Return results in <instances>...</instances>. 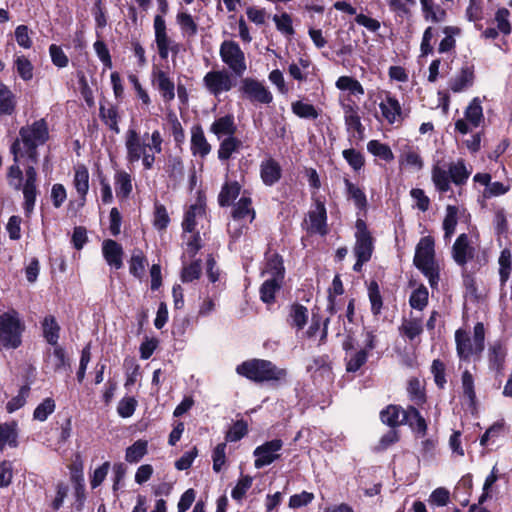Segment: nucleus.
Returning <instances> with one entry per match:
<instances>
[{
    "label": "nucleus",
    "mask_w": 512,
    "mask_h": 512,
    "mask_svg": "<svg viewBox=\"0 0 512 512\" xmlns=\"http://www.w3.org/2000/svg\"><path fill=\"white\" fill-rule=\"evenodd\" d=\"M342 156L349 166L355 171L361 170L365 164L363 154L354 148L345 149L342 152Z\"/></svg>",
    "instance_id": "nucleus-64"
},
{
    "label": "nucleus",
    "mask_w": 512,
    "mask_h": 512,
    "mask_svg": "<svg viewBox=\"0 0 512 512\" xmlns=\"http://www.w3.org/2000/svg\"><path fill=\"white\" fill-rule=\"evenodd\" d=\"M71 474V482L74 485L76 500L82 504L85 499V485L83 477V463L79 454L76 455L75 461L69 466Z\"/></svg>",
    "instance_id": "nucleus-19"
},
{
    "label": "nucleus",
    "mask_w": 512,
    "mask_h": 512,
    "mask_svg": "<svg viewBox=\"0 0 512 512\" xmlns=\"http://www.w3.org/2000/svg\"><path fill=\"white\" fill-rule=\"evenodd\" d=\"M153 27L159 57L166 60L170 52L177 54L178 44L168 36L166 22L162 15H155Z\"/></svg>",
    "instance_id": "nucleus-8"
},
{
    "label": "nucleus",
    "mask_w": 512,
    "mask_h": 512,
    "mask_svg": "<svg viewBox=\"0 0 512 512\" xmlns=\"http://www.w3.org/2000/svg\"><path fill=\"white\" fill-rule=\"evenodd\" d=\"M367 291L371 304V313L373 316L377 317L381 314L383 309V297L377 281L371 280L367 286Z\"/></svg>",
    "instance_id": "nucleus-42"
},
{
    "label": "nucleus",
    "mask_w": 512,
    "mask_h": 512,
    "mask_svg": "<svg viewBox=\"0 0 512 512\" xmlns=\"http://www.w3.org/2000/svg\"><path fill=\"white\" fill-rule=\"evenodd\" d=\"M31 388L28 385H22L18 391V394L12 397L6 404V410L8 413H13L26 404V399L30 393Z\"/></svg>",
    "instance_id": "nucleus-60"
},
{
    "label": "nucleus",
    "mask_w": 512,
    "mask_h": 512,
    "mask_svg": "<svg viewBox=\"0 0 512 512\" xmlns=\"http://www.w3.org/2000/svg\"><path fill=\"white\" fill-rule=\"evenodd\" d=\"M413 265L428 279L432 289L438 288L440 267L435 258V241L432 236H424L419 240Z\"/></svg>",
    "instance_id": "nucleus-2"
},
{
    "label": "nucleus",
    "mask_w": 512,
    "mask_h": 512,
    "mask_svg": "<svg viewBox=\"0 0 512 512\" xmlns=\"http://www.w3.org/2000/svg\"><path fill=\"white\" fill-rule=\"evenodd\" d=\"M239 91L243 97L253 103L268 105L273 101V95L269 89L259 80L251 77L241 79Z\"/></svg>",
    "instance_id": "nucleus-7"
},
{
    "label": "nucleus",
    "mask_w": 512,
    "mask_h": 512,
    "mask_svg": "<svg viewBox=\"0 0 512 512\" xmlns=\"http://www.w3.org/2000/svg\"><path fill=\"white\" fill-rule=\"evenodd\" d=\"M400 335L406 337L409 341H413L416 337L423 333V323L421 318L403 319L399 326Z\"/></svg>",
    "instance_id": "nucleus-39"
},
{
    "label": "nucleus",
    "mask_w": 512,
    "mask_h": 512,
    "mask_svg": "<svg viewBox=\"0 0 512 512\" xmlns=\"http://www.w3.org/2000/svg\"><path fill=\"white\" fill-rule=\"evenodd\" d=\"M498 263L500 283L501 286H504L509 280L512 271V256L509 249L505 248L501 251Z\"/></svg>",
    "instance_id": "nucleus-50"
},
{
    "label": "nucleus",
    "mask_w": 512,
    "mask_h": 512,
    "mask_svg": "<svg viewBox=\"0 0 512 512\" xmlns=\"http://www.w3.org/2000/svg\"><path fill=\"white\" fill-rule=\"evenodd\" d=\"M203 85L211 95L218 97L222 93L230 91L236 85V81L225 69L211 70L205 74Z\"/></svg>",
    "instance_id": "nucleus-6"
},
{
    "label": "nucleus",
    "mask_w": 512,
    "mask_h": 512,
    "mask_svg": "<svg viewBox=\"0 0 512 512\" xmlns=\"http://www.w3.org/2000/svg\"><path fill=\"white\" fill-rule=\"evenodd\" d=\"M432 182L439 193H446L450 190V173L438 164L433 165L431 171Z\"/></svg>",
    "instance_id": "nucleus-38"
},
{
    "label": "nucleus",
    "mask_w": 512,
    "mask_h": 512,
    "mask_svg": "<svg viewBox=\"0 0 512 512\" xmlns=\"http://www.w3.org/2000/svg\"><path fill=\"white\" fill-rule=\"evenodd\" d=\"M204 213V207L202 204H193L185 212L184 219L182 222V228L184 232H193L196 227V216Z\"/></svg>",
    "instance_id": "nucleus-56"
},
{
    "label": "nucleus",
    "mask_w": 512,
    "mask_h": 512,
    "mask_svg": "<svg viewBox=\"0 0 512 512\" xmlns=\"http://www.w3.org/2000/svg\"><path fill=\"white\" fill-rule=\"evenodd\" d=\"M404 411L405 409H403L400 405L389 404L380 411V420L383 424L389 426L390 428L399 427L403 425L400 415L403 416Z\"/></svg>",
    "instance_id": "nucleus-35"
},
{
    "label": "nucleus",
    "mask_w": 512,
    "mask_h": 512,
    "mask_svg": "<svg viewBox=\"0 0 512 512\" xmlns=\"http://www.w3.org/2000/svg\"><path fill=\"white\" fill-rule=\"evenodd\" d=\"M149 144L142 142L138 131L129 127L125 134V147H126V159L129 163L138 162L143 156V153L147 152Z\"/></svg>",
    "instance_id": "nucleus-13"
},
{
    "label": "nucleus",
    "mask_w": 512,
    "mask_h": 512,
    "mask_svg": "<svg viewBox=\"0 0 512 512\" xmlns=\"http://www.w3.org/2000/svg\"><path fill=\"white\" fill-rule=\"evenodd\" d=\"M355 245L353 252L355 256L371 259L374 251V238L363 219H357L355 223Z\"/></svg>",
    "instance_id": "nucleus-9"
},
{
    "label": "nucleus",
    "mask_w": 512,
    "mask_h": 512,
    "mask_svg": "<svg viewBox=\"0 0 512 512\" xmlns=\"http://www.w3.org/2000/svg\"><path fill=\"white\" fill-rule=\"evenodd\" d=\"M248 433V424L245 420H237L232 427L226 432L225 439L227 442H237Z\"/></svg>",
    "instance_id": "nucleus-63"
},
{
    "label": "nucleus",
    "mask_w": 512,
    "mask_h": 512,
    "mask_svg": "<svg viewBox=\"0 0 512 512\" xmlns=\"http://www.w3.org/2000/svg\"><path fill=\"white\" fill-rule=\"evenodd\" d=\"M25 324L15 309L0 314V349L14 350L22 345Z\"/></svg>",
    "instance_id": "nucleus-4"
},
{
    "label": "nucleus",
    "mask_w": 512,
    "mask_h": 512,
    "mask_svg": "<svg viewBox=\"0 0 512 512\" xmlns=\"http://www.w3.org/2000/svg\"><path fill=\"white\" fill-rule=\"evenodd\" d=\"M241 186L237 181L225 182L218 195V204L220 207L230 206L234 200L239 196Z\"/></svg>",
    "instance_id": "nucleus-37"
},
{
    "label": "nucleus",
    "mask_w": 512,
    "mask_h": 512,
    "mask_svg": "<svg viewBox=\"0 0 512 512\" xmlns=\"http://www.w3.org/2000/svg\"><path fill=\"white\" fill-rule=\"evenodd\" d=\"M457 355L461 360L468 361L471 356L476 355L475 344L468 333L462 329L455 332Z\"/></svg>",
    "instance_id": "nucleus-24"
},
{
    "label": "nucleus",
    "mask_w": 512,
    "mask_h": 512,
    "mask_svg": "<svg viewBox=\"0 0 512 512\" xmlns=\"http://www.w3.org/2000/svg\"><path fill=\"white\" fill-rule=\"evenodd\" d=\"M403 425H408L411 431L418 437H425L428 431V424L418 410V406L408 405L403 412Z\"/></svg>",
    "instance_id": "nucleus-16"
},
{
    "label": "nucleus",
    "mask_w": 512,
    "mask_h": 512,
    "mask_svg": "<svg viewBox=\"0 0 512 512\" xmlns=\"http://www.w3.org/2000/svg\"><path fill=\"white\" fill-rule=\"evenodd\" d=\"M123 366L126 372L125 388L133 386L139 376L140 366L134 358H125Z\"/></svg>",
    "instance_id": "nucleus-61"
},
{
    "label": "nucleus",
    "mask_w": 512,
    "mask_h": 512,
    "mask_svg": "<svg viewBox=\"0 0 512 512\" xmlns=\"http://www.w3.org/2000/svg\"><path fill=\"white\" fill-rule=\"evenodd\" d=\"M176 22L184 37L193 38L198 33V24L187 12H178Z\"/></svg>",
    "instance_id": "nucleus-46"
},
{
    "label": "nucleus",
    "mask_w": 512,
    "mask_h": 512,
    "mask_svg": "<svg viewBox=\"0 0 512 512\" xmlns=\"http://www.w3.org/2000/svg\"><path fill=\"white\" fill-rule=\"evenodd\" d=\"M99 117L109 127L111 131H113L116 134L120 132V128L118 125L120 116L118 108L116 106L111 105L109 108H106L104 105H100Z\"/></svg>",
    "instance_id": "nucleus-44"
},
{
    "label": "nucleus",
    "mask_w": 512,
    "mask_h": 512,
    "mask_svg": "<svg viewBox=\"0 0 512 512\" xmlns=\"http://www.w3.org/2000/svg\"><path fill=\"white\" fill-rule=\"evenodd\" d=\"M73 185L81 198V206H83L89 190V172L85 165L75 168Z\"/></svg>",
    "instance_id": "nucleus-33"
},
{
    "label": "nucleus",
    "mask_w": 512,
    "mask_h": 512,
    "mask_svg": "<svg viewBox=\"0 0 512 512\" xmlns=\"http://www.w3.org/2000/svg\"><path fill=\"white\" fill-rule=\"evenodd\" d=\"M476 249L470 245L469 236L466 233L460 234L452 246V258L455 263L465 267L469 260L473 259Z\"/></svg>",
    "instance_id": "nucleus-15"
},
{
    "label": "nucleus",
    "mask_w": 512,
    "mask_h": 512,
    "mask_svg": "<svg viewBox=\"0 0 512 512\" xmlns=\"http://www.w3.org/2000/svg\"><path fill=\"white\" fill-rule=\"evenodd\" d=\"M506 355L504 344L500 340L495 341L488 350L489 367L500 373L504 369Z\"/></svg>",
    "instance_id": "nucleus-28"
},
{
    "label": "nucleus",
    "mask_w": 512,
    "mask_h": 512,
    "mask_svg": "<svg viewBox=\"0 0 512 512\" xmlns=\"http://www.w3.org/2000/svg\"><path fill=\"white\" fill-rule=\"evenodd\" d=\"M263 273L270 275V279L283 281L285 277V267L283 257L277 253L265 254V269Z\"/></svg>",
    "instance_id": "nucleus-22"
},
{
    "label": "nucleus",
    "mask_w": 512,
    "mask_h": 512,
    "mask_svg": "<svg viewBox=\"0 0 512 512\" xmlns=\"http://www.w3.org/2000/svg\"><path fill=\"white\" fill-rule=\"evenodd\" d=\"M152 85L155 86L165 102L175 98V84L164 70L153 66L151 73Z\"/></svg>",
    "instance_id": "nucleus-14"
},
{
    "label": "nucleus",
    "mask_w": 512,
    "mask_h": 512,
    "mask_svg": "<svg viewBox=\"0 0 512 512\" xmlns=\"http://www.w3.org/2000/svg\"><path fill=\"white\" fill-rule=\"evenodd\" d=\"M10 152L13 155L14 164L9 167L7 172L9 185L12 186L15 190H20L23 184V172L20 169L18 162L19 159L25 157V155L22 153L21 147H19V139H16L12 143Z\"/></svg>",
    "instance_id": "nucleus-17"
},
{
    "label": "nucleus",
    "mask_w": 512,
    "mask_h": 512,
    "mask_svg": "<svg viewBox=\"0 0 512 512\" xmlns=\"http://www.w3.org/2000/svg\"><path fill=\"white\" fill-rule=\"evenodd\" d=\"M286 321L289 326L296 328L297 331L302 330L308 321V309L300 303H293L289 307Z\"/></svg>",
    "instance_id": "nucleus-30"
},
{
    "label": "nucleus",
    "mask_w": 512,
    "mask_h": 512,
    "mask_svg": "<svg viewBox=\"0 0 512 512\" xmlns=\"http://www.w3.org/2000/svg\"><path fill=\"white\" fill-rule=\"evenodd\" d=\"M236 373L247 380L262 385L269 383L276 385L286 380V369L279 368L270 360L252 358L238 364L235 369Z\"/></svg>",
    "instance_id": "nucleus-1"
},
{
    "label": "nucleus",
    "mask_w": 512,
    "mask_h": 512,
    "mask_svg": "<svg viewBox=\"0 0 512 512\" xmlns=\"http://www.w3.org/2000/svg\"><path fill=\"white\" fill-rule=\"evenodd\" d=\"M474 67L465 65L461 67L459 73L449 81V88L454 93L462 92L474 83Z\"/></svg>",
    "instance_id": "nucleus-21"
},
{
    "label": "nucleus",
    "mask_w": 512,
    "mask_h": 512,
    "mask_svg": "<svg viewBox=\"0 0 512 512\" xmlns=\"http://www.w3.org/2000/svg\"><path fill=\"white\" fill-rule=\"evenodd\" d=\"M102 254L106 263L116 270L123 266V248L115 240L106 239L102 243Z\"/></svg>",
    "instance_id": "nucleus-18"
},
{
    "label": "nucleus",
    "mask_w": 512,
    "mask_h": 512,
    "mask_svg": "<svg viewBox=\"0 0 512 512\" xmlns=\"http://www.w3.org/2000/svg\"><path fill=\"white\" fill-rule=\"evenodd\" d=\"M283 441L281 439H273L255 448L253 455L255 456L254 466L257 469L272 464L280 456L277 454L282 449Z\"/></svg>",
    "instance_id": "nucleus-12"
},
{
    "label": "nucleus",
    "mask_w": 512,
    "mask_h": 512,
    "mask_svg": "<svg viewBox=\"0 0 512 512\" xmlns=\"http://www.w3.org/2000/svg\"><path fill=\"white\" fill-rule=\"evenodd\" d=\"M260 175L266 186H273L282 176L281 166L276 160L269 158L261 163Z\"/></svg>",
    "instance_id": "nucleus-25"
},
{
    "label": "nucleus",
    "mask_w": 512,
    "mask_h": 512,
    "mask_svg": "<svg viewBox=\"0 0 512 512\" xmlns=\"http://www.w3.org/2000/svg\"><path fill=\"white\" fill-rule=\"evenodd\" d=\"M292 112L303 119H317L319 116L318 110L309 103L303 101H295L291 105Z\"/></svg>",
    "instance_id": "nucleus-58"
},
{
    "label": "nucleus",
    "mask_w": 512,
    "mask_h": 512,
    "mask_svg": "<svg viewBox=\"0 0 512 512\" xmlns=\"http://www.w3.org/2000/svg\"><path fill=\"white\" fill-rule=\"evenodd\" d=\"M242 142L234 137L225 138L219 146L218 158L221 161H227L231 158L232 154L240 149Z\"/></svg>",
    "instance_id": "nucleus-49"
},
{
    "label": "nucleus",
    "mask_w": 512,
    "mask_h": 512,
    "mask_svg": "<svg viewBox=\"0 0 512 512\" xmlns=\"http://www.w3.org/2000/svg\"><path fill=\"white\" fill-rule=\"evenodd\" d=\"M367 150L373 156L380 158L386 162H390L394 159V154L391 148L378 140H370L367 143Z\"/></svg>",
    "instance_id": "nucleus-52"
},
{
    "label": "nucleus",
    "mask_w": 512,
    "mask_h": 512,
    "mask_svg": "<svg viewBox=\"0 0 512 512\" xmlns=\"http://www.w3.org/2000/svg\"><path fill=\"white\" fill-rule=\"evenodd\" d=\"M283 281L275 279H266L259 290L260 299L265 304H273L275 302V295L281 289Z\"/></svg>",
    "instance_id": "nucleus-45"
},
{
    "label": "nucleus",
    "mask_w": 512,
    "mask_h": 512,
    "mask_svg": "<svg viewBox=\"0 0 512 512\" xmlns=\"http://www.w3.org/2000/svg\"><path fill=\"white\" fill-rule=\"evenodd\" d=\"M465 119L473 126L478 127L483 120V109L478 97L471 100L465 112Z\"/></svg>",
    "instance_id": "nucleus-48"
},
{
    "label": "nucleus",
    "mask_w": 512,
    "mask_h": 512,
    "mask_svg": "<svg viewBox=\"0 0 512 512\" xmlns=\"http://www.w3.org/2000/svg\"><path fill=\"white\" fill-rule=\"evenodd\" d=\"M18 139L19 144H23L24 151L22 153L27 161L32 165L37 164L39 156L37 148L49 140V128L46 120L41 118L30 125L22 126Z\"/></svg>",
    "instance_id": "nucleus-3"
},
{
    "label": "nucleus",
    "mask_w": 512,
    "mask_h": 512,
    "mask_svg": "<svg viewBox=\"0 0 512 512\" xmlns=\"http://www.w3.org/2000/svg\"><path fill=\"white\" fill-rule=\"evenodd\" d=\"M461 384L463 396L468 400L469 406L475 407L477 397L475 392L474 378L469 370L463 371L461 376Z\"/></svg>",
    "instance_id": "nucleus-51"
},
{
    "label": "nucleus",
    "mask_w": 512,
    "mask_h": 512,
    "mask_svg": "<svg viewBox=\"0 0 512 512\" xmlns=\"http://www.w3.org/2000/svg\"><path fill=\"white\" fill-rule=\"evenodd\" d=\"M147 258L141 249H134L129 261V272L137 279H141L145 274Z\"/></svg>",
    "instance_id": "nucleus-40"
},
{
    "label": "nucleus",
    "mask_w": 512,
    "mask_h": 512,
    "mask_svg": "<svg viewBox=\"0 0 512 512\" xmlns=\"http://www.w3.org/2000/svg\"><path fill=\"white\" fill-rule=\"evenodd\" d=\"M114 186L116 197L119 201L127 200L133 191L131 175L125 170L116 171L114 175Z\"/></svg>",
    "instance_id": "nucleus-26"
},
{
    "label": "nucleus",
    "mask_w": 512,
    "mask_h": 512,
    "mask_svg": "<svg viewBox=\"0 0 512 512\" xmlns=\"http://www.w3.org/2000/svg\"><path fill=\"white\" fill-rule=\"evenodd\" d=\"M309 225L306 228L309 234L326 236L328 234L327 210L321 197L313 198V208L308 212Z\"/></svg>",
    "instance_id": "nucleus-10"
},
{
    "label": "nucleus",
    "mask_w": 512,
    "mask_h": 512,
    "mask_svg": "<svg viewBox=\"0 0 512 512\" xmlns=\"http://www.w3.org/2000/svg\"><path fill=\"white\" fill-rule=\"evenodd\" d=\"M336 87L342 91H349L352 95H364V88L361 83L351 76H341L336 81Z\"/></svg>",
    "instance_id": "nucleus-53"
},
{
    "label": "nucleus",
    "mask_w": 512,
    "mask_h": 512,
    "mask_svg": "<svg viewBox=\"0 0 512 512\" xmlns=\"http://www.w3.org/2000/svg\"><path fill=\"white\" fill-rule=\"evenodd\" d=\"M42 335L48 344L52 346L58 345L61 327L55 316L47 315L41 322Z\"/></svg>",
    "instance_id": "nucleus-31"
},
{
    "label": "nucleus",
    "mask_w": 512,
    "mask_h": 512,
    "mask_svg": "<svg viewBox=\"0 0 512 512\" xmlns=\"http://www.w3.org/2000/svg\"><path fill=\"white\" fill-rule=\"evenodd\" d=\"M231 216L234 221L249 218V222L252 223L256 217V212L252 207V199L247 196H242L238 202L233 205Z\"/></svg>",
    "instance_id": "nucleus-27"
},
{
    "label": "nucleus",
    "mask_w": 512,
    "mask_h": 512,
    "mask_svg": "<svg viewBox=\"0 0 512 512\" xmlns=\"http://www.w3.org/2000/svg\"><path fill=\"white\" fill-rule=\"evenodd\" d=\"M191 152L194 156L205 158L211 152V145L207 141L201 125H195L191 129Z\"/></svg>",
    "instance_id": "nucleus-20"
},
{
    "label": "nucleus",
    "mask_w": 512,
    "mask_h": 512,
    "mask_svg": "<svg viewBox=\"0 0 512 512\" xmlns=\"http://www.w3.org/2000/svg\"><path fill=\"white\" fill-rule=\"evenodd\" d=\"M428 300V289L423 284H421L411 293L409 297V304L413 309L422 311L428 305Z\"/></svg>",
    "instance_id": "nucleus-55"
},
{
    "label": "nucleus",
    "mask_w": 512,
    "mask_h": 512,
    "mask_svg": "<svg viewBox=\"0 0 512 512\" xmlns=\"http://www.w3.org/2000/svg\"><path fill=\"white\" fill-rule=\"evenodd\" d=\"M451 182L457 186L464 185L470 172L467 170L464 160L460 159L457 162H452L448 166Z\"/></svg>",
    "instance_id": "nucleus-47"
},
{
    "label": "nucleus",
    "mask_w": 512,
    "mask_h": 512,
    "mask_svg": "<svg viewBox=\"0 0 512 512\" xmlns=\"http://www.w3.org/2000/svg\"><path fill=\"white\" fill-rule=\"evenodd\" d=\"M20 189H22L23 192V210L25 216L30 217L34 211L36 198L38 195L37 172L32 164L29 165L26 169V179Z\"/></svg>",
    "instance_id": "nucleus-11"
},
{
    "label": "nucleus",
    "mask_w": 512,
    "mask_h": 512,
    "mask_svg": "<svg viewBox=\"0 0 512 512\" xmlns=\"http://www.w3.org/2000/svg\"><path fill=\"white\" fill-rule=\"evenodd\" d=\"M148 443L145 440H137L126 449L125 459L129 463L139 462L147 453Z\"/></svg>",
    "instance_id": "nucleus-54"
},
{
    "label": "nucleus",
    "mask_w": 512,
    "mask_h": 512,
    "mask_svg": "<svg viewBox=\"0 0 512 512\" xmlns=\"http://www.w3.org/2000/svg\"><path fill=\"white\" fill-rule=\"evenodd\" d=\"M458 208L454 205L446 207V215L443 220L444 237L450 238L454 233L457 226Z\"/></svg>",
    "instance_id": "nucleus-57"
},
{
    "label": "nucleus",
    "mask_w": 512,
    "mask_h": 512,
    "mask_svg": "<svg viewBox=\"0 0 512 512\" xmlns=\"http://www.w3.org/2000/svg\"><path fill=\"white\" fill-rule=\"evenodd\" d=\"M219 55L224 64L232 71L235 77H242L247 70L245 54L240 45L233 40L221 43Z\"/></svg>",
    "instance_id": "nucleus-5"
},
{
    "label": "nucleus",
    "mask_w": 512,
    "mask_h": 512,
    "mask_svg": "<svg viewBox=\"0 0 512 512\" xmlns=\"http://www.w3.org/2000/svg\"><path fill=\"white\" fill-rule=\"evenodd\" d=\"M368 353L366 349H360L350 356L346 360V371L349 373H355L361 369V367L367 362Z\"/></svg>",
    "instance_id": "nucleus-62"
},
{
    "label": "nucleus",
    "mask_w": 512,
    "mask_h": 512,
    "mask_svg": "<svg viewBox=\"0 0 512 512\" xmlns=\"http://www.w3.org/2000/svg\"><path fill=\"white\" fill-rule=\"evenodd\" d=\"M210 131L218 138L227 135L228 137L234 136L237 131V126L232 114L217 118L211 125Z\"/></svg>",
    "instance_id": "nucleus-29"
},
{
    "label": "nucleus",
    "mask_w": 512,
    "mask_h": 512,
    "mask_svg": "<svg viewBox=\"0 0 512 512\" xmlns=\"http://www.w3.org/2000/svg\"><path fill=\"white\" fill-rule=\"evenodd\" d=\"M17 106L16 96L2 82H0V116H11Z\"/></svg>",
    "instance_id": "nucleus-36"
},
{
    "label": "nucleus",
    "mask_w": 512,
    "mask_h": 512,
    "mask_svg": "<svg viewBox=\"0 0 512 512\" xmlns=\"http://www.w3.org/2000/svg\"><path fill=\"white\" fill-rule=\"evenodd\" d=\"M344 184L348 199L353 200L358 210L365 211L367 208V198L364 191L353 184L348 178H344Z\"/></svg>",
    "instance_id": "nucleus-41"
},
{
    "label": "nucleus",
    "mask_w": 512,
    "mask_h": 512,
    "mask_svg": "<svg viewBox=\"0 0 512 512\" xmlns=\"http://www.w3.org/2000/svg\"><path fill=\"white\" fill-rule=\"evenodd\" d=\"M407 394L414 406L422 407L427 402L425 387L417 377L409 379Z\"/></svg>",
    "instance_id": "nucleus-34"
},
{
    "label": "nucleus",
    "mask_w": 512,
    "mask_h": 512,
    "mask_svg": "<svg viewBox=\"0 0 512 512\" xmlns=\"http://www.w3.org/2000/svg\"><path fill=\"white\" fill-rule=\"evenodd\" d=\"M55 408L56 404L54 399L47 397L34 409L33 419L44 422L55 411Z\"/></svg>",
    "instance_id": "nucleus-59"
},
{
    "label": "nucleus",
    "mask_w": 512,
    "mask_h": 512,
    "mask_svg": "<svg viewBox=\"0 0 512 512\" xmlns=\"http://www.w3.org/2000/svg\"><path fill=\"white\" fill-rule=\"evenodd\" d=\"M379 108L389 124H394L402 114L400 102L390 92L386 93L385 99L379 104Z\"/></svg>",
    "instance_id": "nucleus-23"
},
{
    "label": "nucleus",
    "mask_w": 512,
    "mask_h": 512,
    "mask_svg": "<svg viewBox=\"0 0 512 512\" xmlns=\"http://www.w3.org/2000/svg\"><path fill=\"white\" fill-rule=\"evenodd\" d=\"M422 11L426 20L438 23L444 21L446 18V11L434 0H420Z\"/></svg>",
    "instance_id": "nucleus-43"
},
{
    "label": "nucleus",
    "mask_w": 512,
    "mask_h": 512,
    "mask_svg": "<svg viewBox=\"0 0 512 512\" xmlns=\"http://www.w3.org/2000/svg\"><path fill=\"white\" fill-rule=\"evenodd\" d=\"M5 445L11 448H16L19 445L17 423L15 421L0 424V451L4 450Z\"/></svg>",
    "instance_id": "nucleus-32"
}]
</instances>
